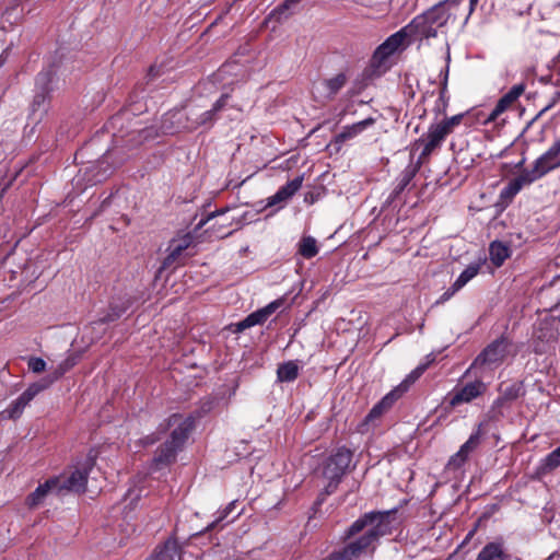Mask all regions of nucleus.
I'll use <instances>...</instances> for the list:
<instances>
[{"mask_svg":"<svg viewBox=\"0 0 560 560\" xmlns=\"http://www.w3.org/2000/svg\"><path fill=\"white\" fill-rule=\"evenodd\" d=\"M284 304V299H277L266 306L250 313L235 325V331L241 332L256 325H262L278 308Z\"/></svg>","mask_w":560,"mask_h":560,"instance_id":"12","label":"nucleus"},{"mask_svg":"<svg viewBox=\"0 0 560 560\" xmlns=\"http://www.w3.org/2000/svg\"><path fill=\"white\" fill-rule=\"evenodd\" d=\"M526 85L524 83L515 84L497 102L494 108L491 110L488 117V121L495 120L501 114H503L525 91Z\"/></svg>","mask_w":560,"mask_h":560,"instance_id":"17","label":"nucleus"},{"mask_svg":"<svg viewBox=\"0 0 560 560\" xmlns=\"http://www.w3.org/2000/svg\"><path fill=\"white\" fill-rule=\"evenodd\" d=\"M51 80V72L50 71H43L38 73L36 78V85L40 86L43 90L46 89L47 84Z\"/></svg>","mask_w":560,"mask_h":560,"instance_id":"43","label":"nucleus"},{"mask_svg":"<svg viewBox=\"0 0 560 560\" xmlns=\"http://www.w3.org/2000/svg\"><path fill=\"white\" fill-rule=\"evenodd\" d=\"M433 145H429V143L424 140V138L418 139L413 145L412 151L421 150L417 162L413 164H419V168L421 167L422 163L432 154V152L435 150Z\"/></svg>","mask_w":560,"mask_h":560,"instance_id":"34","label":"nucleus"},{"mask_svg":"<svg viewBox=\"0 0 560 560\" xmlns=\"http://www.w3.org/2000/svg\"><path fill=\"white\" fill-rule=\"evenodd\" d=\"M352 459V453L346 447L338 448L331 456H329L323 469L324 477L328 480L325 487V493L331 494L337 489L342 476L348 469Z\"/></svg>","mask_w":560,"mask_h":560,"instance_id":"4","label":"nucleus"},{"mask_svg":"<svg viewBox=\"0 0 560 560\" xmlns=\"http://www.w3.org/2000/svg\"><path fill=\"white\" fill-rule=\"evenodd\" d=\"M486 390L487 385L482 381L469 382L462 387H455L448 396V402L452 407L468 404L483 395Z\"/></svg>","mask_w":560,"mask_h":560,"instance_id":"10","label":"nucleus"},{"mask_svg":"<svg viewBox=\"0 0 560 560\" xmlns=\"http://www.w3.org/2000/svg\"><path fill=\"white\" fill-rule=\"evenodd\" d=\"M299 365L295 361H288L278 366L277 377L280 382H293L299 376Z\"/></svg>","mask_w":560,"mask_h":560,"instance_id":"29","label":"nucleus"},{"mask_svg":"<svg viewBox=\"0 0 560 560\" xmlns=\"http://www.w3.org/2000/svg\"><path fill=\"white\" fill-rule=\"evenodd\" d=\"M486 424H487V422H480L477 425V428L470 434L468 440L459 447L457 453H455L450 458V460L447 463L448 468L458 469L466 463L469 455L480 445L482 438L486 434V430H485Z\"/></svg>","mask_w":560,"mask_h":560,"instance_id":"8","label":"nucleus"},{"mask_svg":"<svg viewBox=\"0 0 560 560\" xmlns=\"http://www.w3.org/2000/svg\"><path fill=\"white\" fill-rule=\"evenodd\" d=\"M347 77L345 73H338L337 75L327 79L325 81V86L327 88L329 95L337 94L346 84Z\"/></svg>","mask_w":560,"mask_h":560,"instance_id":"36","label":"nucleus"},{"mask_svg":"<svg viewBox=\"0 0 560 560\" xmlns=\"http://www.w3.org/2000/svg\"><path fill=\"white\" fill-rule=\"evenodd\" d=\"M39 97H42V98H43V96H42V95H37V96H35V102H37Z\"/></svg>","mask_w":560,"mask_h":560,"instance_id":"56","label":"nucleus"},{"mask_svg":"<svg viewBox=\"0 0 560 560\" xmlns=\"http://www.w3.org/2000/svg\"><path fill=\"white\" fill-rule=\"evenodd\" d=\"M161 555L160 560H180V546L175 539H168L162 547L155 549Z\"/></svg>","mask_w":560,"mask_h":560,"instance_id":"30","label":"nucleus"},{"mask_svg":"<svg viewBox=\"0 0 560 560\" xmlns=\"http://www.w3.org/2000/svg\"><path fill=\"white\" fill-rule=\"evenodd\" d=\"M460 289H455V283H453L436 301V303H444L450 300L457 291Z\"/></svg>","mask_w":560,"mask_h":560,"instance_id":"46","label":"nucleus"},{"mask_svg":"<svg viewBox=\"0 0 560 560\" xmlns=\"http://www.w3.org/2000/svg\"><path fill=\"white\" fill-rule=\"evenodd\" d=\"M552 144L560 150V138L557 139Z\"/></svg>","mask_w":560,"mask_h":560,"instance_id":"53","label":"nucleus"},{"mask_svg":"<svg viewBox=\"0 0 560 560\" xmlns=\"http://www.w3.org/2000/svg\"><path fill=\"white\" fill-rule=\"evenodd\" d=\"M456 0H443L428 9L422 14L415 16L405 26L409 34V40L435 38L446 26L452 16V9L457 7Z\"/></svg>","mask_w":560,"mask_h":560,"instance_id":"2","label":"nucleus"},{"mask_svg":"<svg viewBox=\"0 0 560 560\" xmlns=\"http://www.w3.org/2000/svg\"><path fill=\"white\" fill-rule=\"evenodd\" d=\"M398 509L370 511L355 520L345 532L343 538L350 540L342 548L334 550L322 560H357L373 551L378 540L390 535L396 528Z\"/></svg>","mask_w":560,"mask_h":560,"instance_id":"1","label":"nucleus"},{"mask_svg":"<svg viewBox=\"0 0 560 560\" xmlns=\"http://www.w3.org/2000/svg\"><path fill=\"white\" fill-rule=\"evenodd\" d=\"M534 182L535 180L526 170L522 171L518 176L511 179L508 185L501 189L500 199L508 202L511 201L524 186L530 185Z\"/></svg>","mask_w":560,"mask_h":560,"instance_id":"20","label":"nucleus"},{"mask_svg":"<svg viewBox=\"0 0 560 560\" xmlns=\"http://www.w3.org/2000/svg\"><path fill=\"white\" fill-rule=\"evenodd\" d=\"M479 0H470V10H474V7L478 3Z\"/></svg>","mask_w":560,"mask_h":560,"instance_id":"52","label":"nucleus"},{"mask_svg":"<svg viewBox=\"0 0 560 560\" xmlns=\"http://www.w3.org/2000/svg\"><path fill=\"white\" fill-rule=\"evenodd\" d=\"M298 252L305 259L315 257L318 254L317 241L313 236H303L299 242Z\"/></svg>","mask_w":560,"mask_h":560,"instance_id":"31","label":"nucleus"},{"mask_svg":"<svg viewBox=\"0 0 560 560\" xmlns=\"http://www.w3.org/2000/svg\"><path fill=\"white\" fill-rule=\"evenodd\" d=\"M521 386L518 384H511L501 389V396L498 397L493 404L492 409L501 408L505 401L514 400L520 396Z\"/></svg>","mask_w":560,"mask_h":560,"instance_id":"32","label":"nucleus"},{"mask_svg":"<svg viewBox=\"0 0 560 560\" xmlns=\"http://www.w3.org/2000/svg\"><path fill=\"white\" fill-rule=\"evenodd\" d=\"M49 387V382H35L27 386V388L4 409L0 415L3 419L16 420L19 419L24 409L30 402L43 390Z\"/></svg>","mask_w":560,"mask_h":560,"instance_id":"5","label":"nucleus"},{"mask_svg":"<svg viewBox=\"0 0 560 560\" xmlns=\"http://www.w3.org/2000/svg\"><path fill=\"white\" fill-rule=\"evenodd\" d=\"M510 555L503 541L487 542L478 552L475 560H510Z\"/></svg>","mask_w":560,"mask_h":560,"instance_id":"22","label":"nucleus"},{"mask_svg":"<svg viewBox=\"0 0 560 560\" xmlns=\"http://www.w3.org/2000/svg\"><path fill=\"white\" fill-rule=\"evenodd\" d=\"M447 73H448V67H446V70H445V77H444V82H443V88L444 89L446 88Z\"/></svg>","mask_w":560,"mask_h":560,"instance_id":"51","label":"nucleus"},{"mask_svg":"<svg viewBox=\"0 0 560 560\" xmlns=\"http://www.w3.org/2000/svg\"><path fill=\"white\" fill-rule=\"evenodd\" d=\"M479 265L471 264L467 266L463 272L458 276V278L454 281L455 289H462L465 287L471 279H474L479 272Z\"/></svg>","mask_w":560,"mask_h":560,"instance_id":"33","label":"nucleus"},{"mask_svg":"<svg viewBox=\"0 0 560 560\" xmlns=\"http://www.w3.org/2000/svg\"><path fill=\"white\" fill-rule=\"evenodd\" d=\"M419 164L410 162L400 173L393 191L387 197L386 203L390 205L408 187L416 174L419 172Z\"/></svg>","mask_w":560,"mask_h":560,"instance_id":"19","label":"nucleus"},{"mask_svg":"<svg viewBox=\"0 0 560 560\" xmlns=\"http://www.w3.org/2000/svg\"><path fill=\"white\" fill-rule=\"evenodd\" d=\"M489 255L492 264L497 267H500L510 256V248L504 243L494 241L490 244Z\"/></svg>","mask_w":560,"mask_h":560,"instance_id":"28","label":"nucleus"},{"mask_svg":"<svg viewBox=\"0 0 560 560\" xmlns=\"http://www.w3.org/2000/svg\"><path fill=\"white\" fill-rule=\"evenodd\" d=\"M425 365L418 366L409 377L404 381L399 386L390 390L386 394L365 416L363 421L358 425L357 431L361 434L368 433L370 431L371 424H374L376 420H378L385 412H387L395 401L407 390L409 380H415L419 377L425 370Z\"/></svg>","mask_w":560,"mask_h":560,"instance_id":"3","label":"nucleus"},{"mask_svg":"<svg viewBox=\"0 0 560 560\" xmlns=\"http://www.w3.org/2000/svg\"><path fill=\"white\" fill-rule=\"evenodd\" d=\"M195 425V420L191 416H183L174 413L166 420V429L171 430L170 439L166 442L183 450L190 432Z\"/></svg>","mask_w":560,"mask_h":560,"instance_id":"7","label":"nucleus"},{"mask_svg":"<svg viewBox=\"0 0 560 560\" xmlns=\"http://www.w3.org/2000/svg\"><path fill=\"white\" fill-rule=\"evenodd\" d=\"M160 557H162L161 555H158L156 550H154V552L148 557L145 560H160Z\"/></svg>","mask_w":560,"mask_h":560,"instance_id":"49","label":"nucleus"},{"mask_svg":"<svg viewBox=\"0 0 560 560\" xmlns=\"http://www.w3.org/2000/svg\"><path fill=\"white\" fill-rule=\"evenodd\" d=\"M28 369L34 373H40L46 369V362L42 358L33 357L28 360Z\"/></svg>","mask_w":560,"mask_h":560,"instance_id":"41","label":"nucleus"},{"mask_svg":"<svg viewBox=\"0 0 560 560\" xmlns=\"http://www.w3.org/2000/svg\"><path fill=\"white\" fill-rule=\"evenodd\" d=\"M141 132L139 130H132L128 132H122V130H118V132L113 135V147L107 150V152L102 156V160L98 162L101 165L108 163L113 156L117 155L120 149L125 147H133L141 142Z\"/></svg>","mask_w":560,"mask_h":560,"instance_id":"13","label":"nucleus"},{"mask_svg":"<svg viewBox=\"0 0 560 560\" xmlns=\"http://www.w3.org/2000/svg\"><path fill=\"white\" fill-rule=\"evenodd\" d=\"M509 341L504 337H500L488 345L474 360L470 369L480 366H497L503 362L508 354Z\"/></svg>","mask_w":560,"mask_h":560,"instance_id":"6","label":"nucleus"},{"mask_svg":"<svg viewBox=\"0 0 560 560\" xmlns=\"http://www.w3.org/2000/svg\"><path fill=\"white\" fill-rule=\"evenodd\" d=\"M375 124V119L373 117H368L363 120H360L358 122H354L352 125H348L342 127L340 132H338L335 138L334 142L336 144H342L349 140L354 139L359 135H361L364 130H366L369 127L373 126Z\"/></svg>","mask_w":560,"mask_h":560,"instance_id":"18","label":"nucleus"},{"mask_svg":"<svg viewBox=\"0 0 560 560\" xmlns=\"http://www.w3.org/2000/svg\"><path fill=\"white\" fill-rule=\"evenodd\" d=\"M191 243V238L189 235L184 236L180 240H173L167 248V255L164 258L163 266L170 267L173 265L177 258L186 250Z\"/></svg>","mask_w":560,"mask_h":560,"instance_id":"25","label":"nucleus"},{"mask_svg":"<svg viewBox=\"0 0 560 560\" xmlns=\"http://www.w3.org/2000/svg\"><path fill=\"white\" fill-rule=\"evenodd\" d=\"M129 307V302L126 301L121 305L110 303L109 312L100 318L101 323H109L119 318Z\"/></svg>","mask_w":560,"mask_h":560,"instance_id":"35","label":"nucleus"},{"mask_svg":"<svg viewBox=\"0 0 560 560\" xmlns=\"http://www.w3.org/2000/svg\"><path fill=\"white\" fill-rule=\"evenodd\" d=\"M559 98H560V79H557V81L553 85V91L551 92V102L544 107L541 113H545L548 109H550L559 101Z\"/></svg>","mask_w":560,"mask_h":560,"instance_id":"42","label":"nucleus"},{"mask_svg":"<svg viewBox=\"0 0 560 560\" xmlns=\"http://www.w3.org/2000/svg\"><path fill=\"white\" fill-rule=\"evenodd\" d=\"M302 0H284L269 13L268 19L273 20L277 23H282L295 12L298 4Z\"/></svg>","mask_w":560,"mask_h":560,"instance_id":"26","label":"nucleus"},{"mask_svg":"<svg viewBox=\"0 0 560 560\" xmlns=\"http://www.w3.org/2000/svg\"><path fill=\"white\" fill-rule=\"evenodd\" d=\"M158 439L153 438V439H150V438H145V441L144 443L145 444H153Z\"/></svg>","mask_w":560,"mask_h":560,"instance_id":"50","label":"nucleus"},{"mask_svg":"<svg viewBox=\"0 0 560 560\" xmlns=\"http://www.w3.org/2000/svg\"><path fill=\"white\" fill-rule=\"evenodd\" d=\"M78 362V357L75 354H69L65 360H62L52 371V373L43 378L40 382H49V386L57 380H59L63 374H66L69 370H71Z\"/></svg>","mask_w":560,"mask_h":560,"instance_id":"27","label":"nucleus"},{"mask_svg":"<svg viewBox=\"0 0 560 560\" xmlns=\"http://www.w3.org/2000/svg\"><path fill=\"white\" fill-rule=\"evenodd\" d=\"M90 466H91V463H90V460H88L86 466H84L83 468L74 469L67 479L62 480L60 478V483L58 486V492H61L62 490H69V491H75V492L85 491Z\"/></svg>","mask_w":560,"mask_h":560,"instance_id":"16","label":"nucleus"},{"mask_svg":"<svg viewBox=\"0 0 560 560\" xmlns=\"http://www.w3.org/2000/svg\"><path fill=\"white\" fill-rule=\"evenodd\" d=\"M409 39V34L405 31V26L395 34L390 35L383 44H381L374 51L373 59L377 63H383L392 55H394L405 43Z\"/></svg>","mask_w":560,"mask_h":560,"instance_id":"14","label":"nucleus"},{"mask_svg":"<svg viewBox=\"0 0 560 560\" xmlns=\"http://www.w3.org/2000/svg\"><path fill=\"white\" fill-rule=\"evenodd\" d=\"M108 168H106L103 172H97L93 174L91 177H89L88 182L89 184L94 185L96 183L104 180L108 176Z\"/></svg>","mask_w":560,"mask_h":560,"instance_id":"44","label":"nucleus"},{"mask_svg":"<svg viewBox=\"0 0 560 560\" xmlns=\"http://www.w3.org/2000/svg\"><path fill=\"white\" fill-rule=\"evenodd\" d=\"M303 177L298 176L280 187L278 191L268 198L267 206L272 207L290 199L302 186Z\"/></svg>","mask_w":560,"mask_h":560,"instance_id":"23","label":"nucleus"},{"mask_svg":"<svg viewBox=\"0 0 560 560\" xmlns=\"http://www.w3.org/2000/svg\"><path fill=\"white\" fill-rule=\"evenodd\" d=\"M226 210H220V211H214V212H211L210 214H208V217L206 219H201L197 225H196V229H201L209 220H211L212 218L217 217V215H220V214H223L225 213Z\"/></svg>","mask_w":560,"mask_h":560,"instance_id":"47","label":"nucleus"},{"mask_svg":"<svg viewBox=\"0 0 560 560\" xmlns=\"http://www.w3.org/2000/svg\"><path fill=\"white\" fill-rule=\"evenodd\" d=\"M463 118H464V115H463V114H457V115H454V116H452V117H450V118H445V119H443L442 121H440V124H441L443 127H445V129H446L450 133H452V132H453V130H454V128H455L456 126H458V125L462 122Z\"/></svg>","mask_w":560,"mask_h":560,"instance_id":"40","label":"nucleus"},{"mask_svg":"<svg viewBox=\"0 0 560 560\" xmlns=\"http://www.w3.org/2000/svg\"><path fill=\"white\" fill-rule=\"evenodd\" d=\"M523 164H524V160H522V161L516 165V167H521Z\"/></svg>","mask_w":560,"mask_h":560,"instance_id":"55","label":"nucleus"},{"mask_svg":"<svg viewBox=\"0 0 560 560\" xmlns=\"http://www.w3.org/2000/svg\"><path fill=\"white\" fill-rule=\"evenodd\" d=\"M421 138H424V140L429 143V145H433L434 148H439L441 147V142L438 141L435 138H433L432 136H430L429 132H427L425 136H422Z\"/></svg>","mask_w":560,"mask_h":560,"instance_id":"48","label":"nucleus"},{"mask_svg":"<svg viewBox=\"0 0 560 560\" xmlns=\"http://www.w3.org/2000/svg\"><path fill=\"white\" fill-rule=\"evenodd\" d=\"M60 483V477H52L40 483L26 499V503L30 508L39 505L46 495L51 491L58 492V486Z\"/></svg>","mask_w":560,"mask_h":560,"instance_id":"21","label":"nucleus"},{"mask_svg":"<svg viewBox=\"0 0 560 560\" xmlns=\"http://www.w3.org/2000/svg\"><path fill=\"white\" fill-rule=\"evenodd\" d=\"M235 508V501L230 502L223 510L218 512V515L213 522H211L207 527L206 532H210L217 527V525L222 522Z\"/></svg>","mask_w":560,"mask_h":560,"instance_id":"38","label":"nucleus"},{"mask_svg":"<svg viewBox=\"0 0 560 560\" xmlns=\"http://www.w3.org/2000/svg\"><path fill=\"white\" fill-rule=\"evenodd\" d=\"M124 120H125V115L124 114L115 115L108 121L107 128L117 129L118 127L122 126Z\"/></svg>","mask_w":560,"mask_h":560,"instance_id":"45","label":"nucleus"},{"mask_svg":"<svg viewBox=\"0 0 560 560\" xmlns=\"http://www.w3.org/2000/svg\"><path fill=\"white\" fill-rule=\"evenodd\" d=\"M182 451L177 446L168 442H164L156 451V454L153 458L154 469H160L164 466H168L176 459L177 453Z\"/></svg>","mask_w":560,"mask_h":560,"instance_id":"24","label":"nucleus"},{"mask_svg":"<svg viewBox=\"0 0 560 560\" xmlns=\"http://www.w3.org/2000/svg\"><path fill=\"white\" fill-rule=\"evenodd\" d=\"M229 94H222L219 100L213 104L212 108L201 113L198 116L189 117V129H197L198 127H211L218 118V113L223 110L228 104Z\"/></svg>","mask_w":560,"mask_h":560,"instance_id":"15","label":"nucleus"},{"mask_svg":"<svg viewBox=\"0 0 560 560\" xmlns=\"http://www.w3.org/2000/svg\"><path fill=\"white\" fill-rule=\"evenodd\" d=\"M284 304V299H277L266 306L250 313L235 325V331L241 332L256 325H262L278 308Z\"/></svg>","mask_w":560,"mask_h":560,"instance_id":"11","label":"nucleus"},{"mask_svg":"<svg viewBox=\"0 0 560 560\" xmlns=\"http://www.w3.org/2000/svg\"><path fill=\"white\" fill-rule=\"evenodd\" d=\"M559 166L560 150L552 144L545 153H542L534 161L533 167L526 170V172L536 182L537 179L544 177L546 174L558 168Z\"/></svg>","mask_w":560,"mask_h":560,"instance_id":"9","label":"nucleus"},{"mask_svg":"<svg viewBox=\"0 0 560 560\" xmlns=\"http://www.w3.org/2000/svg\"><path fill=\"white\" fill-rule=\"evenodd\" d=\"M428 132L430 133V136L435 138L441 143H443L445 138L450 135V132L445 129V127H443L440 122L432 124L429 127Z\"/></svg>","mask_w":560,"mask_h":560,"instance_id":"39","label":"nucleus"},{"mask_svg":"<svg viewBox=\"0 0 560 560\" xmlns=\"http://www.w3.org/2000/svg\"><path fill=\"white\" fill-rule=\"evenodd\" d=\"M550 79H551V78H545V77H542L540 80H541L542 82H545V83H548V82L550 81Z\"/></svg>","mask_w":560,"mask_h":560,"instance_id":"54","label":"nucleus"},{"mask_svg":"<svg viewBox=\"0 0 560 560\" xmlns=\"http://www.w3.org/2000/svg\"><path fill=\"white\" fill-rule=\"evenodd\" d=\"M542 466L547 470H553L560 466V445L544 458Z\"/></svg>","mask_w":560,"mask_h":560,"instance_id":"37","label":"nucleus"}]
</instances>
